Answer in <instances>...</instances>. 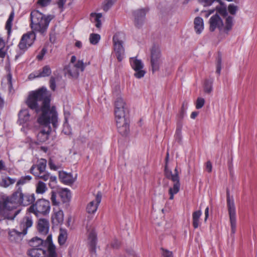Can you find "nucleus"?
<instances>
[{
	"label": "nucleus",
	"mask_w": 257,
	"mask_h": 257,
	"mask_svg": "<svg viewBox=\"0 0 257 257\" xmlns=\"http://www.w3.org/2000/svg\"><path fill=\"white\" fill-rule=\"evenodd\" d=\"M124 106L125 103L123 99L121 97H118L115 101V118L125 117Z\"/></svg>",
	"instance_id": "16"
},
{
	"label": "nucleus",
	"mask_w": 257,
	"mask_h": 257,
	"mask_svg": "<svg viewBox=\"0 0 257 257\" xmlns=\"http://www.w3.org/2000/svg\"><path fill=\"white\" fill-rule=\"evenodd\" d=\"M146 11L145 9H142L135 11L133 12L134 22L136 27H141L144 23Z\"/></svg>",
	"instance_id": "17"
},
{
	"label": "nucleus",
	"mask_w": 257,
	"mask_h": 257,
	"mask_svg": "<svg viewBox=\"0 0 257 257\" xmlns=\"http://www.w3.org/2000/svg\"><path fill=\"white\" fill-rule=\"evenodd\" d=\"M33 223L32 217L28 212L21 220L19 226V229L21 231L23 235L27 233L28 229L32 227Z\"/></svg>",
	"instance_id": "13"
},
{
	"label": "nucleus",
	"mask_w": 257,
	"mask_h": 257,
	"mask_svg": "<svg viewBox=\"0 0 257 257\" xmlns=\"http://www.w3.org/2000/svg\"><path fill=\"white\" fill-rule=\"evenodd\" d=\"M237 10V7L233 5L230 4L228 7V10L230 14L231 15H235Z\"/></svg>",
	"instance_id": "52"
},
{
	"label": "nucleus",
	"mask_w": 257,
	"mask_h": 257,
	"mask_svg": "<svg viewBox=\"0 0 257 257\" xmlns=\"http://www.w3.org/2000/svg\"><path fill=\"white\" fill-rule=\"evenodd\" d=\"M47 52V50L45 48H43L40 52V53L37 56V58L38 60H41L43 59L44 56L45 55Z\"/></svg>",
	"instance_id": "59"
},
{
	"label": "nucleus",
	"mask_w": 257,
	"mask_h": 257,
	"mask_svg": "<svg viewBox=\"0 0 257 257\" xmlns=\"http://www.w3.org/2000/svg\"><path fill=\"white\" fill-rule=\"evenodd\" d=\"M50 224L47 219L41 218L38 220L37 229L39 232L42 235H46L49 230Z\"/></svg>",
	"instance_id": "19"
},
{
	"label": "nucleus",
	"mask_w": 257,
	"mask_h": 257,
	"mask_svg": "<svg viewBox=\"0 0 257 257\" xmlns=\"http://www.w3.org/2000/svg\"><path fill=\"white\" fill-rule=\"evenodd\" d=\"M116 0H105L102 6V9L105 12H107L115 3Z\"/></svg>",
	"instance_id": "39"
},
{
	"label": "nucleus",
	"mask_w": 257,
	"mask_h": 257,
	"mask_svg": "<svg viewBox=\"0 0 257 257\" xmlns=\"http://www.w3.org/2000/svg\"><path fill=\"white\" fill-rule=\"evenodd\" d=\"M47 190L46 184L41 181H39L36 185V193L43 194Z\"/></svg>",
	"instance_id": "33"
},
{
	"label": "nucleus",
	"mask_w": 257,
	"mask_h": 257,
	"mask_svg": "<svg viewBox=\"0 0 257 257\" xmlns=\"http://www.w3.org/2000/svg\"><path fill=\"white\" fill-rule=\"evenodd\" d=\"M30 114L28 109L21 110L19 114V121L20 124H22L30 119Z\"/></svg>",
	"instance_id": "31"
},
{
	"label": "nucleus",
	"mask_w": 257,
	"mask_h": 257,
	"mask_svg": "<svg viewBox=\"0 0 257 257\" xmlns=\"http://www.w3.org/2000/svg\"><path fill=\"white\" fill-rule=\"evenodd\" d=\"M52 0H38L37 4L41 7H45L48 6Z\"/></svg>",
	"instance_id": "48"
},
{
	"label": "nucleus",
	"mask_w": 257,
	"mask_h": 257,
	"mask_svg": "<svg viewBox=\"0 0 257 257\" xmlns=\"http://www.w3.org/2000/svg\"><path fill=\"white\" fill-rule=\"evenodd\" d=\"M217 12L223 16H227V12L225 7H216Z\"/></svg>",
	"instance_id": "50"
},
{
	"label": "nucleus",
	"mask_w": 257,
	"mask_h": 257,
	"mask_svg": "<svg viewBox=\"0 0 257 257\" xmlns=\"http://www.w3.org/2000/svg\"><path fill=\"white\" fill-rule=\"evenodd\" d=\"M51 200L53 205L58 206L60 204V202L57 199L56 193L54 191L51 192Z\"/></svg>",
	"instance_id": "44"
},
{
	"label": "nucleus",
	"mask_w": 257,
	"mask_h": 257,
	"mask_svg": "<svg viewBox=\"0 0 257 257\" xmlns=\"http://www.w3.org/2000/svg\"><path fill=\"white\" fill-rule=\"evenodd\" d=\"M31 180L32 177L30 175L23 176L18 181L16 186L18 188L21 185H23L29 183Z\"/></svg>",
	"instance_id": "38"
},
{
	"label": "nucleus",
	"mask_w": 257,
	"mask_h": 257,
	"mask_svg": "<svg viewBox=\"0 0 257 257\" xmlns=\"http://www.w3.org/2000/svg\"><path fill=\"white\" fill-rule=\"evenodd\" d=\"M50 87L51 89L54 91L56 88V82L55 79L54 77H51L50 80Z\"/></svg>",
	"instance_id": "56"
},
{
	"label": "nucleus",
	"mask_w": 257,
	"mask_h": 257,
	"mask_svg": "<svg viewBox=\"0 0 257 257\" xmlns=\"http://www.w3.org/2000/svg\"><path fill=\"white\" fill-rule=\"evenodd\" d=\"M47 248H32L28 250V254L30 257H47Z\"/></svg>",
	"instance_id": "20"
},
{
	"label": "nucleus",
	"mask_w": 257,
	"mask_h": 257,
	"mask_svg": "<svg viewBox=\"0 0 257 257\" xmlns=\"http://www.w3.org/2000/svg\"><path fill=\"white\" fill-rule=\"evenodd\" d=\"M102 17V15L101 13H92L90 14V20L92 23H95V26L97 28H100L101 27V18Z\"/></svg>",
	"instance_id": "27"
},
{
	"label": "nucleus",
	"mask_w": 257,
	"mask_h": 257,
	"mask_svg": "<svg viewBox=\"0 0 257 257\" xmlns=\"http://www.w3.org/2000/svg\"><path fill=\"white\" fill-rule=\"evenodd\" d=\"M233 18L232 17L227 16L225 19V24H224L222 19L218 14H216L209 19V30L211 32H214L217 29L220 33L228 34L233 26Z\"/></svg>",
	"instance_id": "4"
},
{
	"label": "nucleus",
	"mask_w": 257,
	"mask_h": 257,
	"mask_svg": "<svg viewBox=\"0 0 257 257\" xmlns=\"http://www.w3.org/2000/svg\"><path fill=\"white\" fill-rule=\"evenodd\" d=\"M182 126V123L181 122H178L176 131V135L178 136H180L181 135Z\"/></svg>",
	"instance_id": "57"
},
{
	"label": "nucleus",
	"mask_w": 257,
	"mask_h": 257,
	"mask_svg": "<svg viewBox=\"0 0 257 257\" xmlns=\"http://www.w3.org/2000/svg\"><path fill=\"white\" fill-rule=\"evenodd\" d=\"M161 250L162 254L164 257H173V253L172 251L163 248H161Z\"/></svg>",
	"instance_id": "51"
},
{
	"label": "nucleus",
	"mask_w": 257,
	"mask_h": 257,
	"mask_svg": "<svg viewBox=\"0 0 257 257\" xmlns=\"http://www.w3.org/2000/svg\"><path fill=\"white\" fill-rule=\"evenodd\" d=\"M51 73L50 67L48 66L43 67L42 70H39L35 73H32L29 75L30 78L44 77L49 76Z\"/></svg>",
	"instance_id": "22"
},
{
	"label": "nucleus",
	"mask_w": 257,
	"mask_h": 257,
	"mask_svg": "<svg viewBox=\"0 0 257 257\" xmlns=\"http://www.w3.org/2000/svg\"><path fill=\"white\" fill-rule=\"evenodd\" d=\"M27 211L38 217L47 215L50 211V202L45 199H38L28 208Z\"/></svg>",
	"instance_id": "6"
},
{
	"label": "nucleus",
	"mask_w": 257,
	"mask_h": 257,
	"mask_svg": "<svg viewBox=\"0 0 257 257\" xmlns=\"http://www.w3.org/2000/svg\"><path fill=\"white\" fill-rule=\"evenodd\" d=\"M101 201V193L98 192L95 199L90 201L87 205L86 211L89 214H94L97 211L98 206Z\"/></svg>",
	"instance_id": "18"
},
{
	"label": "nucleus",
	"mask_w": 257,
	"mask_h": 257,
	"mask_svg": "<svg viewBox=\"0 0 257 257\" xmlns=\"http://www.w3.org/2000/svg\"><path fill=\"white\" fill-rule=\"evenodd\" d=\"M212 164L210 161H208L206 163L205 168L207 171L209 173H210L212 171Z\"/></svg>",
	"instance_id": "60"
},
{
	"label": "nucleus",
	"mask_w": 257,
	"mask_h": 257,
	"mask_svg": "<svg viewBox=\"0 0 257 257\" xmlns=\"http://www.w3.org/2000/svg\"><path fill=\"white\" fill-rule=\"evenodd\" d=\"M165 175L167 179L171 180L173 183V186L170 187L168 190L169 199L173 200L174 196L179 192L181 186L177 167L175 168L173 173L167 168L166 165L165 168Z\"/></svg>",
	"instance_id": "5"
},
{
	"label": "nucleus",
	"mask_w": 257,
	"mask_h": 257,
	"mask_svg": "<svg viewBox=\"0 0 257 257\" xmlns=\"http://www.w3.org/2000/svg\"><path fill=\"white\" fill-rule=\"evenodd\" d=\"M209 216V207H207L205 210V218L204 220L206 221Z\"/></svg>",
	"instance_id": "62"
},
{
	"label": "nucleus",
	"mask_w": 257,
	"mask_h": 257,
	"mask_svg": "<svg viewBox=\"0 0 257 257\" xmlns=\"http://www.w3.org/2000/svg\"><path fill=\"white\" fill-rule=\"evenodd\" d=\"M132 68L135 71V76L137 78H141L144 76L146 71L143 70L144 64L141 60L132 57L130 60Z\"/></svg>",
	"instance_id": "12"
},
{
	"label": "nucleus",
	"mask_w": 257,
	"mask_h": 257,
	"mask_svg": "<svg viewBox=\"0 0 257 257\" xmlns=\"http://www.w3.org/2000/svg\"><path fill=\"white\" fill-rule=\"evenodd\" d=\"M62 132L64 134L67 135H70L71 134V128L67 122H65L64 123Z\"/></svg>",
	"instance_id": "45"
},
{
	"label": "nucleus",
	"mask_w": 257,
	"mask_h": 257,
	"mask_svg": "<svg viewBox=\"0 0 257 257\" xmlns=\"http://www.w3.org/2000/svg\"><path fill=\"white\" fill-rule=\"evenodd\" d=\"M227 205L229 215L231 233L234 234L236 227V210L234 201L229 196H227Z\"/></svg>",
	"instance_id": "11"
},
{
	"label": "nucleus",
	"mask_w": 257,
	"mask_h": 257,
	"mask_svg": "<svg viewBox=\"0 0 257 257\" xmlns=\"http://www.w3.org/2000/svg\"><path fill=\"white\" fill-rule=\"evenodd\" d=\"M75 46L78 48H81L82 47V42L80 41H77L75 42Z\"/></svg>",
	"instance_id": "64"
},
{
	"label": "nucleus",
	"mask_w": 257,
	"mask_h": 257,
	"mask_svg": "<svg viewBox=\"0 0 257 257\" xmlns=\"http://www.w3.org/2000/svg\"><path fill=\"white\" fill-rule=\"evenodd\" d=\"M23 235L20 230H17L16 229L10 230L9 231V238L12 241H15Z\"/></svg>",
	"instance_id": "35"
},
{
	"label": "nucleus",
	"mask_w": 257,
	"mask_h": 257,
	"mask_svg": "<svg viewBox=\"0 0 257 257\" xmlns=\"http://www.w3.org/2000/svg\"><path fill=\"white\" fill-rule=\"evenodd\" d=\"M66 71L72 77L77 78L79 75V73L74 66V64L69 63L65 67Z\"/></svg>",
	"instance_id": "28"
},
{
	"label": "nucleus",
	"mask_w": 257,
	"mask_h": 257,
	"mask_svg": "<svg viewBox=\"0 0 257 257\" xmlns=\"http://www.w3.org/2000/svg\"><path fill=\"white\" fill-rule=\"evenodd\" d=\"M163 63L161 51L159 47L154 46L151 49V63L153 73L159 70L160 65Z\"/></svg>",
	"instance_id": "9"
},
{
	"label": "nucleus",
	"mask_w": 257,
	"mask_h": 257,
	"mask_svg": "<svg viewBox=\"0 0 257 257\" xmlns=\"http://www.w3.org/2000/svg\"><path fill=\"white\" fill-rule=\"evenodd\" d=\"M47 161L45 159H41L38 161V164L33 165L31 168V172L32 173V170L34 172H41L45 171L46 167Z\"/></svg>",
	"instance_id": "24"
},
{
	"label": "nucleus",
	"mask_w": 257,
	"mask_h": 257,
	"mask_svg": "<svg viewBox=\"0 0 257 257\" xmlns=\"http://www.w3.org/2000/svg\"><path fill=\"white\" fill-rule=\"evenodd\" d=\"M205 103V100L204 98L201 97H198L196 100V108L197 109H200L202 108Z\"/></svg>",
	"instance_id": "46"
},
{
	"label": "nucleus",
	"mask_w": 257,
	"mask_h": 257,
	"mask_svg": "<svg viewBox=\"0 0 257 257\" xmlns=\"http://www.w3.org/2000/svg\"><path fill=\"white\" fill-rule=\"evenodd\" d=\"M35 200V196L34 193L32 194H24L23 193V197L21 199L20 205L27 206L33 203Z\"/></svg>",
	"instance_id": "25"
},
{
	"label": "nucleus",
	"mask_w": 257,
	"mask_h": 257,
	"mask_svg": "<svg viewBox=\"0 0 257 257\" xmlns=\"http://www.w3.org/2000/svg\"><path fill=\"white\" fill-rule=\"evenodd\" d=\"M14 12H11L10 14L9 17L7 21L6 24V29L8 31V34L9 35L11 32V28L12 26V22L14 20Z\"/></svg>",
	"instance_id": "37"
},
{
	"label": "nucleus",
	"mask_w": 257,
	"mask_h": 257,
	"mask_svg": "<svg viewBox=\"0 0 257 257\" xmlns=\"http://www.w3.org/2000/svg\"><path fill=\"white\" fill-rule=\"evenodd\" d=\"M36 38L35 33L33 31L23 35L18 45L16 59L22 56L34 43Z\"/></svg>",
	"instance_id": "7"
},
{
	"label": "nucleus",
	"mask_w": 257,
	"mask_h": 257,
	"mask_svg": "<svg viewBox=\"0 0 257 257\" xmlns=\"http://www.w3.org/2000/svg\"><path fill=\"white\" fill-rule=\"evenodd\" d=\"M6 53L4 41L0 38V57L4 58Z\"/></svg>",
	"instance_id": "43"
},
{
	"label": "nucleus",
	"mask_w": 257,
	"mask_h": 257,
	"mask_svg": "<svg viewBox=\"0 0 257 257\" xmlns=\"http://www.w3.org/2000/svg\"><path fill=\"white\" fill-rule=\"evenodd\" d=\"M119 244H120L119 242L117 239H114L112 241L110 245L112 248H116L119 246Z\"/></svg>",
	"instance_id": "58"
},
{
	"label": "nucleus",
	"mask_w": 257,
	"mask_h": 257,
	"mask_svg": "<svg viewBox=\"0 0 257 257\" xmlns=\"http://www.w3.org/2000/svg\"><path fill=\"white\" fill-rule=\"evenodd\" d=\"M87 65V63H84L82 60H78L74 63V66L79 72L83 71Z\"/></svg>",
	"instance_id": "42"
},
{
	"label": "nucleus",
	"mask_w": 257,
	"mask_h": 257,
	"mask_svg": "<svg viewBox=\"0 0 257 257\" xmlns=\"http://www.w3.org/2000/svg\"><path fill=\"white\" fill-rule=\"evenodd\" d=\"M89 42L92 45H96L100 40V36L97 34H91L89 36Z\"/></svg>",
	"instance_id": "40"
},
{
	"label": "nucleus",
	"mask_w": 257,
	"mask_h": 257,
	"mask_svg": "<svg viewBox=\"0 0 257 257\" xmlns=\"http://www.w3.org/2000/svg\"><path fill=\"white\" fill-rule=\"evenodd\" d=\"M124 40V34L121 32L115 34L113 37V50L118 61L122 60L124 57V49L123 44Z\"/></svg>",
	"instance_id": "8"
},
{
	"label": "nucleus",
	"mask_w": 257,
	"mask_h": 257,
	"mask_svg": "<svg viewBox=\"0 0 257 257\" xmlns=\"http://www.w3.org/2000/svg\"><path fill=\"white\" fill-rule=\"evenodd\" d=\"M16 182V179L10 177H3L0 181V186L7 188L14 184Z\"/></svg>",
	"instance_id": "32"
},
{
	"label": "nucleus",
	"mask_w": 257,
	"mask_h": 257,
	"mask_svg": "<svg viewBox=\"0 0 257 257\" xmlns=\"http://www.w3.org/2000/svg\"><path fill=\"white\" fill-rule=\"evenodd\" d=\"M30 244L32 248H47L48 253H49V247L51 246V245L54 246V249L56 250V246L52 241L51 234L48 235L46 239L45 240L37 237L33 238L30 241Z\"/></svg>",
	"instance_id": "10"
},
{
	"label": "nucleus",
	"mask_w": 257,
	"mask_h": 257,
	"mask_svg": "<svg viewBox=\"0 0 257 257\" xmlns=\"http://www.w3.org/2000/svg\"><path fill=\"white\" fill-rule=\"evenodd\" d=\"M59 196L63 203L68 202L71 198V193L68 189H63L59 191Z\"/></svg>",
	"instance_id": "29"
},
{
	"label": "nucleus",
	"mask_w": 257,
	"mask_h": 257,
	"mask_svg": "<svg viewBox=\"0 0 257 257\" xmlns=\"http://www.w3.org/2000/svg\"><path fill=\"white\" fill-rule=\"evenodd\" d=\"M30 17V26L32 31L44 35L47 31L50 21L54 17L52 15H45L38 10H34L31 12Z\"/></svg>",
	"instance_id": "3"
},
{
	"label": "nucleus",
	"mask_w": 257,
	"mask_h": 257,
	"mask_svg": "<svg viewBox=\"0 0 257 257\" xmlns=\"http://www.w3.org/2000/svg\"><path fill=\"white\" fill-rule=\"evenodd\" d=\"M32 174L36 177L47 181L50 179V173L47 172L43 171L41 172H34V169L32 170Z\"/></svg>",
	"instance_id": "34"
},
{
	"label": "nucleus",
	"mask_w": 257,
	"mask_h": 257,
	"mask_svg": "<svg viewBox=\"0 0 257 257\" xmlns=\"http://www.w3.org/2000/svg\"><path fill=\"white\" fill-rule=\"evenodd\" d=\"M194 29L197 34H200L204 29V22L202 18L197 17L194 21Z\"/></svg>",
	"instance_id": "26"
},
{
	"label": "nucleus",
	"mask_w": 257,
	"mask_h": 257,
	"mask_svg": "<svg viewBox=\"0 0 257 257\" xmlns=\"http://www.w3.org/2000/svg\"><path fill=\"white\" fill-rule=\"evenodd\" d=\"M59 179L65 184L70 185L74 182V179L71 174L65 172H59Z\"/></svg>",
	"instance_id": "23"
},
{
	"label": "nucleus",
	"mask_w": 257,
	"mask_h": 257,
	"mask_svg": "<svg viewBox=\"0 0 257 257\" xmlns=\"http://www.w3.org/2000/svg\"><path fill=\"white\" fill-rule=\"evenodd\" d=\"M51 94L47 89L42 87L36 91L30 92L26 103L31 109L36 113L41 112L38 118V122L44 126L37 135L38 140L40 142H45L49 138L51 128L50 124L52 123L54 128L58 125V113L54 106H50Z\"/></svg>",
	"instance_id": "1"
},
{
	"label": "nucleus",
	"mask_w": 257,
	"mask_h": 257,
	"mask_svg": "<svg viewBox=\"0 0 257 257\" xmlns=\"http://www.w3.org/2000/svg\"><path fill=\"white\" fill-rule=\"evenodd\" d=\"M6 166L3 161L0 160V171L5 170Z\"/></svg>",
	"instance_id": "63"
},
{
	"label": "nucleus",
	"mask_w": 257,
	"mask_h": 257,
	"mask_svg": "<svg viewBox=\"0 0 257 257\" xmlns=\"http://www.w3.org/2000/svg\"><path fill=\"white\" fill-rule=\"evenodd\" d=\"M86 228L88 233V243L90 245L91 252L95 253L97 241V233L93 228H88V226Z\"/></svg>",
	"instance_id": "15"
},
{
	"label": "nucleus",
	"mask_w": 257,
	"mask_h": 257,
	"mask_svg": "<svg viewBox=\"0 0 257 257\" xmlns=\"http://www.w3.org/2000/svg\"><path fill=\"white\" fill-rule=\"evenodd\" d=\"M88 147L91 149H97V147L99 146V144L98 143H89L88 144Z\"/></svg>",
	"instance_id": "61"
},
{
	"label": "nucleus",
	"mask_w": 257,
	"mask_h": 257,
	"mask_svg": "<svg viewBox=\"0 0 257 257\" xmlns=\"http://www.w3.org/2000/svg\"><path fill=\"white\" fill-rule=\"evenodd\" d=\"M212 80H206L204 82V89L206 93H209L212 90Z\"/></svg>",
	"instance_id": "41"
},
{
	"label": "nucleus",
	"mask_w": 257,
	"mask_h": 257,
	"mask_svg": "<svg viewBox=\"0 0 257 257\" xmlns=\"http://www.w3.org/2000/svg\"><path fill=\"white\" fill-rule=\"evenodd\" d=\"M49 165L51 169H53L54 170H56L60 168V165L59 164L56 165L54 164L53 160L51 159H50L49 161Z\"/></svg>",
	"instance_id": "53"
},
{
	"label": "nucleus",
	"mask_w": 257,
	"mask_h": 257,
	"mask_svg": "<svg viewBox=\"0 0 257 257\" xmlns=\"http://www.w3.org/2000/svg\"><path fill=\"white\" fill-rule=\"evenodd\" d=\"M54 213L52 215V221L53 224L57 225L62 223L64 220V215L62 210L57 209H54Z\"/></svg>",
	"instance_id": "21"
},
{
	"label": "nucleus",
	"mask_w": 257,
	"mask_h": 257,
	"mask_svg": "<svg viewBox=\"0 0 257 257\" xmlns=\"http://www.w3.org/2000/svg\"><path fill=\"white\" fill-rule=\"evenodd\" d=\"M49 186H52V185H55L57 183V178L55 176H52L50 175V179H49Z\"/></svg>",
	"instance_id": "55"
},
{
	"label": "nucleus",
	"mask_w": 257,
	"mask_h": 257,
	"mask_svg": "<svg viewBox=\"0 0 257 257\" xmlns=\"http://www.w3.org/2000/svg\"><path fill=\"white\" fill-rule=\"evenodd\" d=\"M202 215L201 210L194 211L192 214V224L194 228H197L200 224L199 221L200 218Z\"/></svg>",
	"instance_id": "30"
},
{
	"label": "nucleus",
	"mask_w": 257,
	"mask_h": 257,
	"mask_svg": "<svg viewBox=\"0 0 257 257\" xmlns=\"http://www.w3.org/2000/svg\"><path fill=\"white\" fill-rule=\"evenodd\" d=\"M67 238V231L65 229H60L59 235L58 236V242L60 245L64 244Z\"/></svg>",
	"instance_id": "36"
},
{
	"label": "nucleus",
	"mask_w": 257,
	"mask_h": 257,
	"mask_svg": "<svg viewBox=\"0 0 257 257\" xmlns=\"http://www.w3.org/2000/svg\"><path fill=\"white\" fill-rule=\"evenodd\" d=\"M47 257H58L56 250L54 249V246H50L49 249V253H47Z\"/></svg>",
	"instance_id": "47"
},
{
	"label": "nucleus",
	"mask_w": 257,
	"mask_h": 257,
	"mask_svg": "<svg viewBox=\"0 0 257 257\" xmlns=\"http://www.w3.org/2000/svg\"><path fill=\"white\" fill-rule=\"evenodd\" d=\"M115 120L119 133L122 136L126 135L130 130L126 117H118L115 118Z\"/></svg>",
	"instance_id": "14"
},
{
	"label": "nucleus",
	"mask_w": 257,
	"mask_h": 257,
	"mask_svg": "<svg viewBox=\"0 0 257 257\" xmlns=\"http://www.w3.org/2000/svg\"><path fill=\"white\" fill-rule=\"evenodd\" d=\"M221 70V58L220 56H218L217 59L216 71V72L218 74H220Z\"/></svg>",
	"instance_id": "49"
},
{
	"label": "nucleus",
	"mask_w": 257,
	"mask_h": 257,
	"mask_svg": "<svg viewBox=\"0 0 257 257\" xmlns=\"http://www.w3.org/2000/svg\"><path fill=\"white\" fill-rule=\"evenodd\" d=\"M23 197V192L21 187L17 188L11 196L3 198L0 200V215L4 217L0 219V233L6 229L8 224L7 220H13L20 212V210H16L18 205H20Z\"/></svg>",
	"instance_id": "2"
},
{
	"label": "nucleus",
	"mask_w": 257,
	"mask_h": 257,
	"mask_svg": "<svg viewBox=\"0 0 257 257\" xmlns=\"http://www.w3.org/2000/svg\"><path fill=\"white\" fill-rule=\"evenodd\" d=\"M66 2V0H56V4L59 9L61 10V11L63 10L64 6Z\"/></svg>",
	"instance_id": "54"
}]
</instances>
